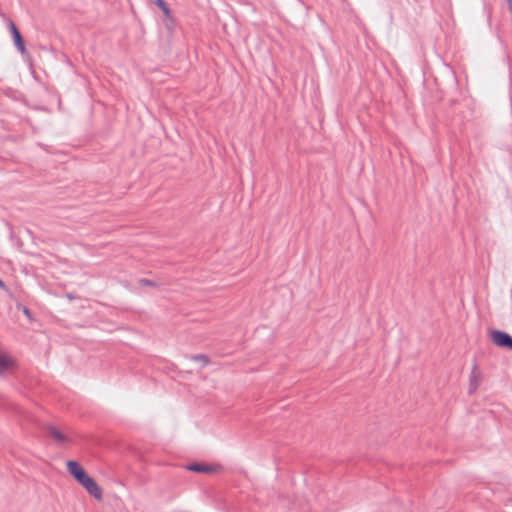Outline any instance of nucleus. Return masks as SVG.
I'll list each match as a JSON object with an SVG mask.
<instances>
[{"label":"nucleus","mask_w":512,"mask_h":512,"mask_svg":"<svg viewBox=\"0 0 512 512\" xmlns=\"http://www.w3.org/2000/svg\"><path fill=\"white\" fill-rule=\"evenodd\" d=\"M9 27H10V31L12 33L15 45L17 46V48L19 49V51L21 53H24L26 51V49H25L24 42L20 35L19 30L17 29L16 25L12 21L9 23Z\"/></svg>","instance_id":"nucleus-6"},{"label":"nucleus","mask_w":512,"mask_h":512,"mask_svg":"<svg viewBox=\"0 0 512 512\" xmlns=\"http://www.w3.org/2000/svg\"><path fill=\"white\" fill-rule=\"evenodd\" d=\"M66 469L74 480L81 485L86 492L96 500H102L103 490L97 482L85 471L80 463L75 460L66 462Z\"/></svg>","instance_id":"nucleus-1"},{"label":"nucleus","mask_w":512,"mask_h":512,"mask_svg":"<svg viewBox=\"0 0 512 512\" xmlns=\"http://www.w3.org/2000/svg\"><path fill=\"white\" fill-rule=\"evenodd\" d=\"M491 337L497 346L512 349V337L508 333L497 330L492 332Z\"/></svg>","instance_id":"nucleus-4"},{"label":"nucleus","mask_w":512,"mask_h":512,"mask_svg":"<svg viewBox=\"0 0 512 512\" xmlns=\"http://www.w3.org/2000/svg\"><path fill=\"white\" fill-rule=\"evenodd\" d=\"M191 471L195 472H202V473H209L214 471V469L210 466L201 465V464H194L189 467Z\"/></svg>","instance_id":"nucleus-7"},{"label":"nucleus","mask_w":512,"mask_h":512,"mask_svg":"<svg viewBox=\"0 0 512 512\" xmlns=\"http://www.w3.org/2000/svg\"><path fill=\"white\" fill-rule=\"evenodd\" d=\"M507 4H508L510 12L512 13V0H507Z\"/></svg>","instance_id":"nucleus-9"},{"label":"nucleus","mask_w":512,"mask_h":512,"mask_svg":"<svg viewBox=\"0 0 512 512\" xmlns=\"http://www.w3.org/2000/svg\"><path fill=\"white\" fill-rule=\"evenodd\" d=\"M193 359L199 363H201L203 366H206L209 364V358L204 354H199L193 357Z\"/></svg>","instance_id":"nucleus-8"},{"label":"nucleus","mask_w":512,"mask_h":512,"mask_svg":"<svg viewBox=\"0 0 512 512\" xmlns=\"http://www.w3.org/2000/svg\"><path fill=\"white\" fill-rule=\"evenodd\" d=\"M49 436L60 445H70L72 443L71 437L60 429L51 426L48 428Z\"/></svg>","instance_id":"nucleus-3"},{"label":"nucleus","mask_w":512,"mask_h":512,"mask_svg":"<svg viewBox=\"0 0 512 512\" xmlns=\"http://www.w3.org/2000/svg\"><path fill=\"white\" fill-rule=\"evenodd\" d=\"M481 380H482V374H481L480 370L478 369V367L474 366L471 371L470 378H469V387H470L471 392H474L477 390V388L479 387V385L481 383Z\"/></svg>","instance_id":"nucleus-5"},{"label":"nucleus","mask_w":512,"mask_h":512,"mask_svg":"<svg viewBox=\"0 0 512 512\" xmlns=\"http://www.w3.org/2000/svg\"><path fill=\"white\" fill-rule=\"evenodd\" d=\"M0 288H2V289H4V288H5V285H4V283H3V281H2V280H0Z\"/></svg>","instance_id":"nucleus-10"},{"label":"nucleus","mask_w":512,"mask_h":512,"mask_svg":"<svg viewBox=\"0 0 512 512\" xmlns=\"http://www.w3.org/2000/svg\"><path fill=\"white\" fill-rule=\"evenodd\" d=\"M24 313H25L26 315H29V311H28V309H26V308H25V309H24Z\"/></svg>","instance_id":"nucleus-11"},{"label":"nucleus","mask_w":512,"mask_h":512,"mask_svg":"<svg viewBox=\"0 0 512 512\" xmlns=\"http://www.w3.org/2000/svg\"><path fill=\"white\" fill-rule=\"evenodd\" d=\"M17 368V361L6 353H0V375L12 373Z\"/></svg>","instance_id":"nucleus-2"}]
</instances>
